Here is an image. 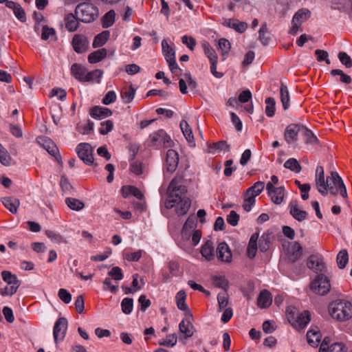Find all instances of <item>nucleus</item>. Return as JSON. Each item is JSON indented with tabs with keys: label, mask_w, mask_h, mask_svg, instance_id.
Wrapping results in <instances>:
<instances>
[{
	"label": "nucleus",
	"mask_w": 352,
	"mask_h": 352,
	"mask_svg": "<svg viewBox=\"0 0 352 352\" xmlns=\"http://www.w3.org/2000/svg\"><path fill=\"white\" fill-rule=\"evenodd\" d=\"M329 182V177L324 179V168L322 166H318L316 170V185L320 193L322 195L327 194V187Z\"/></svg>",
	"instance_id": "9d476101"
},
{
	"label": "nucleus",
	"mask_w": 352,
	"mask_h": 352,
	"mask_svg": "<svg viewBox=\"0 0 352 352\" xmlns=\"http://www.w3.org/2000/svg\"><path fill=\"white\" fill-rule=\"evenodd\" d=\"M60 186L65 193L72 194L74 191L73 186L70 184L67 178L65 175L61 176Z\"/></svg>",
	"instance_id": "6e6d98bb"
},
{
	"label": "nucleus",
	"mask_w": 352,
	"mask_h": 352,
	"mask_svg": "<svg viewBox=\"0 0 352 352\" xmlns=\"http://www.w3.org/2000/svg\"><path fill=\"white\" fill-rule=\"evenodd\" d=\"M86 69L78 63H74L71 67V74L80 82H85Z\"/></svg>",
	"instance_id": "a878e982"
},
{
	"label": "nucleus",
	"mask_w": 352,
	"mask_h": 352,
	"mask_svg": "<svg viewBox=\"0 0 352 352\" xmlns=\"http://www.w3.org/2000/svg\"><path fill=\"white\" fill-rule=\"evenodd\" d=\"M327 189L333 195H336L339 192L343 198L347 197L346 186L337 172L332 171L331 173Z\"/></svg>",
	"instance_id": "39448f33"
},
{
	"label": "nucleus",
	"mask_w": 352,
	"mask_h": 352,
	"mask_svg": "<svg viewBox=\"0 0 352 352\" xmlns=\"http://www.w3.org/2000/svg\"><path fill=\"white\" fill-rule=\"evenodd\" d=\"M212 280L217 287L223 289L226 291L228 287V281L225 276H214Z\"/></svg>",
	"instance_id": "680f3d73"
},
{
	"label": "nucleus",
	"mask_w": 352,
	"mask_h": 352,
	"mask_svg": "<svg viewBox=\"0 0 352 352\" xmlns=\"http://www.w3.org/2000/svg\"><path fill=\"white\" fill-rule=\"evenodd\" d=\"M280 100L285 110L289 107V94L287 87L283 83H281L280 88Z\"/></svg>",
	"instance_id": "c9c22d12"
},
{
	"label": "nucleus",
	"mask_w": 352,
	"mask_h": 352,
	"mask_svg": "<svg viewBox=\"0 0 352 352\" xmlns=\"http://www.w3.org/2000/svg\"><path fill=\"white\" fill-rule=\"evenodd\" d=\"M336 260L339 268H344L349 261V256L346 250H342L337 255Z\"/></svg>",
	"instance_id": "de8ad7c7"
},
{
	"label": "nucleus",
	"mask_w": 352,
	"mask_h": 352,
	"mask_svg": "<svg viewBox=\"0 0 352 352\" xmlns=\"http://www.w3.org/2000/svg\"><path fill=\"white\" fill-rule=\"evenodd\" d=\"M65 28L70 32H75L79 27L80 20L76 16V13H69L64 17Z\"/></svg>",
	"instance_id": "aec40b11"
},
{
	"label": "nucleus",
	"mask_w": 352,
	"mask_h": 352,
	"mask_svg": "<svg viewBox=\"0 0 352 352\" xmlns=\"http://www.w3.org/2000/svg\"><path fill=\"white\" fill-rule=\"evenodd\" d=\"M270 241L269 235H263L259 240V249L262 252H265L270 248Z\"/></svg>",
	"instance_id": "338daca9"
},
{
	"label": "nucleus",
	"mask_w": 352,
	"mask_h": 352,
	"mask_svg": "<svg viewBox=\"0 0 352 352\" xmlns=\"http://www.w3.org/2000/svg\"><path fill=\"white\" fill-rule=\"evenodd\" d=\"M67 326L68 321L67 318L60 317L57 319L53 329V336L56 343L64 340L66 336Z\"/></svg>",
	"instance_id": "1a4fd4ad"
},
{
	"label": "nucleus",
	"mask_w": 352,
	"mask_h": 352,
	"mask_svg": "<svg viewBox=\"0 0 352 352\" xmlns=\"http://www.w3.org/2000/svg\"><path fill=\"white\" fill-rule=\"evenodd\" d=\"M266 188L268 195L274 204H280L283 202L285 196V188L283 187L276 188L272 185V183L268 182Z\"/></svg>",
	"instance_id": "ddd939ff"
},
{
	"label": "nucleus",
	"mask_w": 352,
	"mask_h": 352,
	"mask_svg": "<svg viewBox=\"0 0 352 352\" xmlns=\"http://www.w3.org/2000/svg\"><path fill=\"white\" fill-rule=\"evenodd\" d=\"M45 234L47 236L51 239V241L54 243H67V241L64 239V238L58 233H56L52 230H46Z\"/></svg>",
	"instance_id": "13d9d810"
},
{
	"label": "nucleus",
	"mask_w": 352,
	"mask_h": 352,
	"mask_svg": "<svg viewBox=\"0 0 352 352\" xmlns=\"http://www.w3.org/2000/svg\"><path fill=\"white\" fill-rule=\"evenodd\" d=\"M310 16V12L308 10L300 9L294 16L292 22L302 24Z\"/></svg>",
	"instance_id": "4c0bfd02"
},
{
	"label": "nucleus",
	"mask_w": 352,
	"mask_h": 352,
	"mask_svg": "<svg viewBox=\"0 0 352 352\" xmlns=\"http://www.w3.org/2000/svg\"><path fill=\"white\" fill-rule=\"evenodd\" d=\"M338 58L341 63L345 65L346 68H351L352 67V60L346 52H340L338 54Z\"/></svg>",
	"instance_id": "69168bd1"
},
{
	"label": "nucleus",
	"mask_w": 352,
	"mask_h": 352,
	"mask_svg": "<svg viewBox=\"0 0 352 352\" xmlns=\"http://www.w3.org/2000/svg\"><path fill=\"white\" fill-rule=\"evenodd\" d=\"M245 199L242 205L243 208L246 212H250L252 210V206L256 202L255 197L250 194H246V191L244 193Z\"/></svg>",
	"instance_id": "3c124183"
},
{
	"label": "nucleus",
	"mask_w": 352,
	"mask_h": 352,
	"mask_svg": "<svg viewBox=\"0 0 352 352\" xmlns=\"http://www.w3.org/2000/svg\"><path fill=\"white\" fill-rule=\"evenodd\" d=\"M230 149V146L227 144L226 141H219L215 143H213L212 145L209 146V152L212 153L214 151H229Z\"/></svg>",
	"instance_id": "09e8293b"
},
{
	"label": "nucleus",
	"mask_w": 352,
	"mask_h": 352,
	"mask_svg": "<svg viewBox=\"0 0 352 352\" xmlns=\"http://www.w3.org/2000/svg\"><path fill=\"white\" fill-rule=\"evenodd\" d=\"M101 127L99 129V133L101 135H107L113 129V122L110 120H106L100 123Z\"/></svg>",
	"instance_id": "052dcab7"
},
{
	"label": "nucleus",
	"mask_w": 352,
	"mask_h": 352,
	"mask_svg": "<svg viewBox=\"0 0 352 352\" xmlns=\"http://www.w3.org/2000/svg\"><path fill=\"white\" fill-rule=\"evenodd\" d=\"M75 13L80 22L90 23L98 18L99 9L91 2H82L76 6Z\"/></svg>",
	"instance_id": "7ed1b4c3"
},
{
	"label": "nucleus",
	"mask_w": 352,
	"mask_h": 352,
	"mask_svg": "<svg viewBox=\"0 0 352 352\" xmlns=\"http://www.w3.org/2000/svg\"><path fill=\"white\" fill-rule=\"evenodd\" d=\"M56 36V31L52 28H49L47 25H45L42 28L41 39L47 41L51 36Z\"/></svg>",
	"instance_id": "e2e57ef3"
},
{
	"label": "nucleus",
	"mask_w": 352,
	"mask_h": 352,
	"mask_svg": "<svg viewBox=\"0 0 352 352\" xmlns=\"http://www.w3.org/2000/svg\"><path fill=\"white\" fill-rule=\"evenodd\" d=\"M107 55V50L105 48H102L96 50L88 56V61L89 63H97L104 59Z\"/></svg>",
	"instance_id": "2f4dec72"
},
{
	"label": "nucleus",
	"mask_w": 352,
	"mask_h": 352,
	"mask_svg": "<svg viewBox=\"0 0 352 352\" xmlns=\"http://www.w3.org/2000/svg\"><path fill=\"white\" fill-rule=\"evenodd\" d=\"M310 314L309 311H304L303 312L298 314L296 318L292 320V324L299 329L305 328L307 324L310 322Z\"/></svg>",
	"instance_id": "4be33fe9"
},
{
	"label": "nucleus",
	"mask_w": 352,
	"mask_h": 352,
	"mask_svg": "<svg viewBox=\"0 0 352 352\" xmlns=\"http://www.w3.org/2000/svg\"><path fill=\"white\" fill-rule=\"evenodd\" d=\"M177 340V337L175 333L169 334L168 336H167L166 339L162 342H160L159 344L162 346L173 347L176 344Z\"/></svg>",
	"instance_id": "0e129e2a"
},
{
	"label": "nucleus",
	"mask_w": 352,
	"mask_h": 352,
	"mask_svg": "<svg viewBox=\"0 0 352 352\" xmlns=\"http://www.w3.org/2000/svg\"><path fill=\"white\" fill-rule=\"evenodd\" d=\"M179 163V155L173 149H168L166 156V169L172 173L175 171Z\"/></svg>",
	"instance_id": "2eb2a0df"
},
{
	"label": "nucleus",
	"mask_w": 352,
	"mask_h": 352,
	"mask_svg": "<svg viewBox=\"0 0 352 352\" xmlns=\"http://www.w3.org/2000/svg\"><path fill=\"white\" fill-rule=\"evenodd\" d=\"M265 188V182H257L254 184L253 186L248 188L245 191L246 194H250L254 197H256L259 195L261 192Z\"/></svg>",
	"instance_id": "a19ab883"
},
{
	"label": "nucleus",
	"mask_w": 352,
	"mask_h": 352,
	"mask_svg": "<svg viewBox=\"0 0 352 352\" xmlns=\"http://www.w3.org/2000/svg\"><path fill=\"white\" fill-rule=\"evenodd\" d=\"M310 287L316 294L324 296L330 290V281L327 276L320 274L317 275L315 279L311 283Z\"/></svg>",
	"instance_id": "423d86ee"
},
{
	"label": "nucleus",
	"mask_w": 352,
	"mask_h": 352,
	"mask_svg": "<svg viewBox=\"0 0 352 352\" xmlns=\"http://www.w3.org/2000/svg\"><path fill=\"white\" fill-rule=\"evenodd\" d=\"M302 135L305 138V142L306 144H318V140L317 137L313 133V132L302 126Z\"/></svg>",
	"instance_id": "ea45409f"
},
{
	"label": "nucleus",
	"mask_w": 352,
	"mask_h": 352,
	"mask_svg": "<svg viewBox=\"0 0 352 352\" xmlns=\"http://www.w3.org/2000/svg\"><path fill=\"white\" fill-rule=\"evenodd\" d=\"M147 144L150 147L156 148H159L162 146L168 148L173 146V142L164 129H160L149 135Z\"/></svg>",
	"instance_id": "20e7f679"
},
{
	"label": "nucleus",
	"mask_w": 352,
	"mask_h": 352,
	"mask_svg": "<svg viewBox=\"0 0 352 352\" xmlns=\"http://www.w3.org/2000/svg\"><path fill=\"white\" fill-rule=\"evenodd\" d=\"M307 338L308 343L312 346H317L320 342L321 333L316 327V329H311L307 333Z\"/></svg>",
	"instance_id": "c756f323"
},
{
	"label": "nucleus",
	"mask_w": 352,
	"mask_h": 352,
	"mask_svg": "<svg viewBox=\"0 0 352 352\" xmlns=\"http://www.w3.org/2000/svg\"><path fill=\"white\" fill-rule=\"evenodd\" d=\"M76 152L79 158L87 165L94 164L93 148L88 143H80L76 147Z\"/></svg>",
	"instance_id": "6e6552de"
},
{
	"label": "nucleus",
	"mask_w": 352,
	"mask_h": 352,
	"mask_svg": "<svg viewBox=\"0 0 352 352\" xmlns=\"http://www.w3.org/2000/svg\"><path fill=\"white\" fill-rule=\"evenodd\" d=\"M89 41L85 35L76 34L73 36L72 45L78 54L85 52L89 48Z\"/></svg>",
	"instance_id": "9b49d317"
},
{
	"label": "nucleus",
	"mask_w": 352,
	"mask_h": 352,
	"mask_svg": "<svg viewBox=\"0 0 352 352\" xmlns=\"http://www.w3.org/2000/svg\"><path fill=\"white\" fill-rule=\"evenodd\" d=\"M272 302V296L271 293L264 289L261 292L257 298V305L262 309L267 308Z\"/></svg>",
	"instance_id": "5701e85b"
},
{
	"label": "nucleus",
	"mask_w": 352,
	"mask_h": 352,
	"mask_svg": "<svg viewBox=\"0 0 352 352\" xmlns=\"http://www.w3.org/2000/svg\"><path fill=\"white\" fill-rule=\"evenodd\" d=\"M65 204L71 210L76 211H79L85 207V204L82 201L73 197L66 198Z\"/></svg>",
	"instance_id": "e433bc0d"
},
{
	"label": "nucleus",
	"mask_w": 352,
	"mask_h": 352,
	"mask_svg": "<svg viewBox=\"0 0 352 352\" xmlns=\"http://www.w3.org/2000/svg\"><path fill=\"white\" fill-rule=\"evenodd\" d=\"M192 314H189L186 320H182L179 324V329L182 333L185 335L186 338H190L193 336L192 328L193 326L191 323Z\"/></svg>",
	"instance_id": "6ab92c4d"
},
{
	"label": "nucleus",
	"mask_w": 352,
	"mask_h": 352,
	"mask_svg": "<svg viewBox=\"0 0 352 352\" xmlns=\"http://www.w3.org/2000/svg\"><path fill=\"white\" fill-rule=\"evenodd\" d=\"M90 116L94 119H102L112 115L111 109L104 107L95 106L90 109Z\"/></svg>",
	"instance_id": "412c9836"
},
{
	"label": "nucleus",
	"mask_w": 352,
	"mask_h": 352,
	"mask_svg": "<svg viewBox=\"0 0 352 352\" xmlns=\"http://www.w3.org/2000/svg\"><path fill=\"white\" fill-rule=\"evenodd\" d=\"M133 307V300L130 298H125L122 300L121 307L122 311L125 314L131 313Z\"/></svg>",
	"instance_id": "5fc2aeb1"
},
{
	"label": "nucleus",
	"mask_w": 352,
	"mask_h": 352,
	"mask_svg": "<svg viewBox=\"0 0 352 352\" xmlns=\"http://www.w3.org/2000/svg\"><path fill=\"white\" fill-rule=\"evenodd\" d=\"M135 90L132 85L122 91L121 96L124 103H130L134 98Z\"/></svg>",
	"instance_id": "8fccbe9b"
},
{
	"label": "nucleus",
	"mask_w": 352,
	"mask_h": 352,
	"mask_svg": "<svg viewBox=\"0 0 352 352\" xmlns=\"http://www.w3.org/2000/svg\"><path fill=\"white\" fill-rule=\"evenodd\" d=\"M11 160L10 154L0 144V162L4 166H10Z\"/></svg>",
	"instance_id": "bf43d9fd"
},
{
	"label": "nucleus",
	"mask_w": 352,
	"mask_h": 352,
	"mask_svg": "<svg viewBox=\"0 0 352 352\" xmlns=\"http://www.w3.org/2000/svg\"><path fill=\"white\" fill-rule=\"evenodd\" d=\"M284 167L297 173L301 170L300 164L295 158L287 160L284 164Z\"/></svg>",
	"instance_id": "603ef678"
},
{
	"label": "nucleus",
	"mask_w": 352,
	"mask_h": 352,
	"mask_svg": "<svg viewBox=\"0 0 352 352\" xmlns=\"http://www.w3.org/2000/svg\"><path fill=\"white\" fill-rule=\"evenodd\" d=\"M1 202L13 214L16 213L20 205L19 200L12 197H3L1 199Z\"/></svg>",
	"instance_id": "cd10ccee"
},
{
	"label": "nucleus",
	"mask_w": 352,
	"mask_h": 352,
	"mask_svg": "<svg viewBox=\"0 0 352 352\" xmlns=\"http://www.w3.org/2000/svg\"><path fill=\"white\" fill-rule=\"evenodd\" d=\"M258 39L263 45H268L271 38L266 24L262 25L258 31Z\"/></svg>",
	"instance_id": "58836bf2"
},
{
	"label": "nucleus",
	"mask_w": 352,
	"mask_h": 352,
	"mask_svg": "<svg viewBox=\"0 0 352 352\" xmlns=\"http://www.w3.org/2000/svg\"><path fill=\"white\" fill-rule=\"evenodd\" d=\"M102 75L103 71L99 69L93 70L88 73L86 72L85 82H90L95 80L97 82H100V79L102 78Z\"/></svg>",
	"instance_id": "c03bdc74"
},
{
	"label": "nucleus",
	"mask_w": 352,
	"mask_h": 352,
	"mask_svg": "<svg viewBox=\"0 0 352 352\" xmlns=\"http://www.w3.org/2000/svg\"><path fill=\"white\" fill-rule=\"evenodd\" d=\"M330 74L332 76H340V82L344 83V84H350L352 81L351 78L350 76L344 74L342 70L335 69H332L330 72Z\"/></svg>",
	"instance_id": "864d4df0"
},
{
	"label": "nucleus",
	"mask_w": 352,
	"mask_h": 352,
	"mask_svg": "<svg viewBox=\"0 0 352 352\" xmlns=\"http://www.w3.org/2000/svg\"><path fill=\"white\" fill-rule=\"evenodd\" d=\"M1 277L3 281L8 285H18V283H21V281L17 278L16 276L12 274L10 271H2Z\"/></svg>",
	"instance_id": "79ce46f5"
},
{
	"label": "nucleus",
	"mask_w": 352,
	"mask_h": 352,
	"mask_svg": "<svg viewBox=\"0 0 352 352\" xmlns=\"http://www.w3.org/2000/svg\"><path fill=\"white\" fill-rule=\"evenodd\" d=\"M21 283H18V285H15V284H13V285H8L7 284V285L3 287V288H1L0 289V294L2 296H12V295H14L18 288L19 287Z\"/></svg>",
	"instance_id": "49530a36"
},
{
	"label": "nucleus",
	"mask_w": 352,
	"mask_h": 352,
	"mask_svg": "<svg viewBox=\"0 0 352 352\" xmlns=\"http://www.w3.org/2000/svg\"><path fill=\"white\" fill-rule=\"evenodd\" d=\"M186 294L185 291L180 290L178 292L175 296V300L177 308L182 311H189L188 307L186 303Z\"/></svg>",
	"instance_id": "f704fd0d"
},
{
	"label": "nucleus",
	"mask_w": 352,
	"mask_h": 352,
	"mask_svg": "<svg viewBox=\"0 0 352 352\" xmlns=\"http://www.w3.org/2000/svg\"><path fill=\"white\" fill-rule=\"evenodd\" d=\"M302 125L290 124L285 129L284 139L289 145L296 146L298 140V135L302 133Z\"/></svg>",
	"instance_id": "0eeeda50"
},
{
	"label": "nucleus",
	"mask_w": 352,
	"mask_h": 352,
	"mask_svg": "<svg viewBox=\"0 0 352 352\" xmlns=\"http://www.w3.org/2000/svg\"><path fill=\"white\" fill-rule=\"evenodd\" d=\"M202 47L204 50L205 54L207 56L210 61H215L218 59L217 55L214 50L210 46L209 43L205 41L202 43Z\"/></svg>",
	"instance_id": "37998d69"
},
{
	"label": "nucleus",
	"mask_w": 352,
	"mask_h": 352,
	"mask_svg": "<svg viewBox=\"0 0 352 352\" xmlns=\"http://www.w3.org/2000/svg\"><path fill=\"white\" fill-rule=\"evenodd\" d=\"M108 275L115 280H120L124 277L122 270L119 267H112V269L108 272Z\"/></svg>",
	"instance_id": "774afa93"
},
{
	"label": "nucleus",
	"mask_w": 352,
	"mask_h": 352,
	"mask_svg": "<svg viewBox=\"0 0 352 352\" xmlns=\"http://www.w3.org/2000/svg\"><path fill=\"white\" fill-rule=\"evenodd\" d=\"M38 142L48 152L49 154L54 156L59 163H62L61 156L59 154L58 148L51 139L47 137L40 138Z\"/></svg>",
	"instance_id": "f8f14e48"
},
{
	"label": "nucleus",
	"mask_w": 352,
	"mask_h": 352,
	"mask_svg": "<svg viewBox=\"0 0 352 352\" xmlns=\"http://www.w3.org/2000/svg\"><path fill=\"white\" fill-rule=\"evenodd\" d=\"M116 12L110 10L101 18V24L103 28H108L115 23Z\"/></svg>",
	"instance_id": "473e14b6"
},
{
	"label": "nucleus",
	"mask_w": 352,
	"mask_h": 352,
	"mask_svg": "<svg viewBox=\"0 0 352 352\" xmlns=\"http://www.w3.org/2000/svg\"><path fill=\"white\" fill-rule=\"evenodd\" d=\"M110 32L108 30H104L101 33L97 34L93 41L92 45L94 48H97L104 45L109 40Z\"/></svg>",
	"instance_id": "7c9ffc66"
},
{
	"label": "nucleus",
	"mask_w": 352,
	"mask_h": 352,
	"mask_svg": "<svg viewBox=\"0 0 352 352\" xmlns=\"http://www.w3.org/2000/svg\"><path fill=\"white\" fill-rule=\"evenodd\" d=\"M5 4L7 8L12 10L14 16L18 20L22 23L26 21L25 12L19 3L7 0Z\"/></svg>",
	"instance_id": "f3484780"
},
{
	"label": "nucleus",
	"mask_w": 352,
	"mask_h": 352,
	"mask_svg": "<svg viewBox=\"0 0 352 352\" xmlns=\"http://www.w3.org/2000/svg\"><path fill=\"white\" fill-rule=\"evenodd\" d=\"M181 130L186 138V140L190 144V146H195V139L192 132V129L188 122L182 120L179 124Z\"/></svg>",
	"instance_id": "c85d7f7f"
},
{
	"label": "nucleus",
	"mask_w": 352,
	"mask_h": 352,
	"mask_svg": "<svg viewBox=\"0 0 352 352\" xmlns=\"http://www.w3.org/2000/svg\"><path fill=\"white\" fill-rule=\"evenodd\" d=\"M289 213L296 220L302 221L307 219V212L305 210H300L296 201H291L289 205Z\"/></svg>",
	"instance_id": "a211bd4d"
},
{
	"label": "nucleus",
	"mask_w": 352,
	"mask_h": 352,
	"mask_svg": "<svg viewBox=\"0 0 352 352\" xmlns=\"http://www.w3.org/2000/svg\"><path fill=\"white\" fill-rule=\"evenodd\" d=\"M307 267L314 272L318 273L324 271L326 266L322 258L319 254H312L309 256L307 262Z\"/></svg>",
	"instance_id": "4468645a"
},
{
	"label": "nucleus",
	"mask_w": 352,
	"mask_h": 352,
	"mask_svg": "<svg viewBox=\"0 0 352 352\" xmlns=\"http://www.w3.org/2000/svg\"><path fill=\"white\" fill-rule=\"evenodd\" d=\"M162 52L167 63L175 59V52L174 50L168 44L165 39L162 41Z\"/></svg>",
	"instance_id": "72a5a7b5"
},
{
	"label": "nucleus",
	"mask_w": 352,
	"mask_h": 352,
	"mask_svg": "<svg viewBox=\"0 0 352 352\" xmlns=\"http://www.w3.org/2000/svg\"><path fill=\"white\" fill-rule=\"evenodd\" d=\"M329 311L333 318L345 321L352 317V305L346 300H337L329 304Z\"/></svg>",
	"instance_id": "f03ea898"
},
{
	"label": "nucleus",
	"mask_w": 352,
	"mask_h": 352,
	"mask_svg": "<svg viewBox=\"0 0 352 352\" xmlns=\"http://www.w3.org/2000/svg\"><path fill=\"white\" fill-rule=\"evenodd\" d=\"M201 254L207 261L214 258V248L211 241H207L201 247Z\"/></svg>",
	"instance_id": "bb28decb"
},
{
	"label": "nucleus",
	"mask_w": 352,
	"mask_h": 352,
	"mask_svg": "<svg viewBox=\"0 0 352 352\" xmlns=\"http://www.w3.org/2000/svg\"><path fill=\"white\" fill-rule=\"evenodd\" d=\"M216 252L217 256L221 261L225 263H230L232 261V252L226 242L219 243Z\"/></svg>",
	"instance_id": "dca6fc26"
},
{
	"label": "nucleus",
	"mask_w": 352,
	"mask_h": 352,
	"mask_svg": "<svg viewBox=\"0 0 352 352\" xmlns=\"http://www.w3.org/2000/svg\"><path fill=\"white\" fill-rule=\"evenodd\" d=\"M223 25L234 29L239 33H243L248 28V24L246 23L239 21L237 19H225Z\"/></svg>",
	"instance_id": "b1692460"
},
{
	"label": "nucleus",
	"mask_w": 352,
	"mask_h": 352,
	"mask_svg": "<svg viewBox=\"0 0 352 352\" xmlns=\"http://www.w3.org/2000/svg\"><path fill=\"white\" fill-rule=\"evenodd\" d=\"M182 177L177 176L172 179L168 187V196L165 201V207L168 209L175 208L178 216L184 215L188 211L191 201L186 196L187 188L182 185Z\"/></svg>",
	"instance_id": "f257e3e1"
},
{
	"label": "nucleus",
	"mask_w": 352,
	"mask_h": 352,
	"mask_svg": "<svg viewBox=\"0 0 352 352\" xmlns=\"http://www.w3.org/2000/svg\"><path fill=\"white\" fill-rule=\"evenodd\" d=\"M302 254V248L298 242H294L289 251L288 258L294 263L300 258Z\"/></svg>",
	"instance_id": "393cba45"
},
{
	"label": "nucleus",
	"mask_w": 352,
	"mask_h": 352,
	"mask_svg": "<svg viewBox=\"0 0 352 352\" xmlns=\"http://www.w3.org/2000/svg\"><path fill=\"white\" fill-rule=\"evenodd\" d=\"M265 102L266 104L265 109L266 116L269 118L273 117L275 113V100L273 98L269 97L265 99Z\"/></svg>",
	"instance_id": "a18cd8bd"
},
{
	"label": "nucleus",
	"mask_w": 352,
	"mask_h": 352,
	"mask_svg": "<svg viewBox=\"0 0 352 352\" xmlns=\"http://www.w3.org/2000/svg\"><path fill=\"white\" fill-rule=\"evenodd\" d=\"M217 301L219 304V309L221 311L226 308L228 304V295L226 291L220 292L217 296Z\"/></svg>",
	"instance_id": "4d7b16f0"
}]
</instances>
